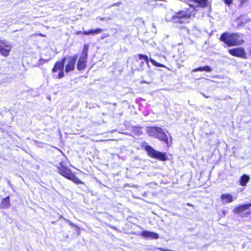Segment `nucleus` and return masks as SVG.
Instances as JSON below:
<instances>
[{
  "label": "nucleus",
  "instance_id": "obj_1",
  "mask_svg": "<svg viewBox=\"0 0 251 251\" xmlns=\"http://www.w3.org/2000/svg\"><path fill=\"white\" fill-rule=\"evenodd\" d=\"M187 3L190 9L186 11H180L173 16L172 20L176 23H187L191 16L196 14L195 9L197 7H205L209 4L208 0H182Z\"/></svg>",
  "mask_w": 251,
  "mask_h": 251
},
{
  "label": "nucleus",
  "instance_id": "obj_2",
  "mask_svg": "<svg viewBox=\"0 0 251 251\" xmlns=\"http://www.w3.org/2000/svg\"><path fill=\"white\" fill-rule=\"evenodd\" d=\"M241 35V34L239 33H230L226 32L221 35L220 40L228 47L237 46L244 43V40Z\"/></svg>",
  "mask_w": 251,
  "mask_h": 251
},
{
  "label": "nucleus",
  "instance_id": "obj_3",
  "mask_svg": "<svg viewBox=\"0 0 251 251\" xmlns=\"http://www.w3.org/2000/svg\"><path fill=\"white\" fill-rule=\"evenodd\" d=\"M147 132L149 135L168 143V139L167 135L161 127L158 126L149 127L147 128Z\"/></svg>",
  "mask_w": 251,
  "mask_h": 251
},
{
  "label": "nucleus",
  "instance_id": "obj_4",
  "mask_svg": "<svg viewBox=\"0 0 251 251\" xmlns=\"http://www.w3.org/2000/svg\"><path fill=\"white\" fill-rule=\"evenodd\" d=\"M145 149L148 155L153 158L157 159L161 161H165L167 159L165 152H161L154 150L150 145L145 146Z\"/></svg>",
  "mask_w": 251,
  "mask_h": 251
},
{
  "label": "nucleus",
  "instance_id": "obj_5",
  "mask_svg": "<svg viewBox=\"0 0 251 251\" xmlns=\"http://www.w3.org/2000/svg\"><path fill=\"white\" fill-rule=\"evenodd\" d=\"M89 48V45L85 44L84 45L81 55L78 59L76 65L77 69L78 71L84 70L86 66Z\"/></svg>",
  "mask_w": 251,
  "mask_h": 251
},
{
  "label": "nucleus",
  "instance_id": "obj_6",
  "mask_svg": "<svg viewBox=\"0 0 251 251\" xmlns=\"http://www.w3.org/2000/svg\"><path fill=\"white\" fill-rule=\"evenodd\" d=\"M66 60V57H64L61 61L57 62L54 65L52 71V72L55 73L59 71V74L57 76H56L57 78H61L64 76V67Z\"/></svg>",
  "mask_w": 251,
  "mask_h": 251
},
{
  "label": "nucleus",
  "instance_id": "obj_7",
  "mask_svg": "<svg viewBox=\"0 0 251 251\" xmlns=\"http://www.w3.org/2000/svg\"><path fill=\"white\" fill-rule=\"evenodd\" d=\"M77 57V55H75L73 56H69L68 58L66 57V60L68 61V63L65 67V72L66 73H69L74 70Z\"/></svg>",
  "mask_w": 251,
  "mask_h": 251
},
{
  "label": "nucleus",
  "instance_id": "obj_8",
  "mask_svg": "<svg viewBox=\"0 0 251 251\" xmlns=\"http://www.w3.org/2000/svg\"><path fill=\"white\" fill-rule=\"evenodd\" d=\"M11 49V46L8 42L5 40H0V53L7 56Z\"/></svg>",
  "mask_w": 251,
  "mask_h": 251
},
{
  "label": "nucleus",
  "instance_id": "obj_9",
  "mask_svg": "<svg viewBox=\"0 0 251 251\" xmlns=\"http://www.w3.org/2000/svg\"><path fill=\"white\" fill-rule=\"evenodd\" d=\"M58 172L64 177L70 179L71 176L73 175L71 171L66 167H64L60 164V167L58 168Z\"/></svg>",
  "mask_w": 251,
  "mask_h": 251
},
{
  "label": "nucleus",
  "instance_id": "obj_10",
  "mask_svg": "<svg viewBox=\"0 0 251 251\" xmlns=\"http://www.w3.org/2000/svg\"><path fill=\"white\" fill-rule=\"evenodd\" d=\"M228 52L233 56L236 57H244L245 52L243 48H237L228 50Z\"/></svg>",
  "mask_w": 251,
  "mask_h": 251
},
{
  "label": "nucleus",
  "instance_id": "obj_11",
  "mask_svg": "<svg viewBox=\"0 0 251 251\" xmlns=\"http://www.w3.org/2000/svg\"><path fill=\"white\" fill-rule=\"evenodd\" d=\"M141 236L145 238H151L154 239H157L159 238V236L157 233L148 230L143 231L141 233Z\"/></svg>",
  "mask_w": 251,
  "mask_h": 251
},
{
  "label": "nucleus",
  "instance_id": "obj_12",
  "mask_svg": "<svg viewBox=\"0 0 251 251\" xmlns=\"http://www.w3.org/2000/svg\"><path fill=\"white\" fill-rule=\"evenodd\" d=\"M221 199L224 204L231 202L233 201V198L230 194L222 195Z\"/></svg>",
  "mask_w": 251,
  "mask_h": 251
},
{
  "label": "nucleus",
  "instance_id": "obj_13",
  "mask_svg": "<svg viewBox=\"0 0 251 251\" xmlns=\"http://www.w3.org/2000/svg\"><path fill=\"white\" fill-rule=\"evenodd\" d=\"M103 29L100 28H98L96 29H92L88 31H83L82 32L83 34L86 35H97L98 34L100 33L103 31Z\"/></svg>",
  "mask_w": 251,
  "mask_h": 251
},
{
  "label": "nucleus",
  "instance_id": "obj_14",
  "mask_svg": "<svg viewBox=\"0 0 251 251\" xmlns=\"http://www.w3.org/2000/svg\"><path fill=\"white\" fill-rule=\"evenodd\" d=\"M251 207V203L241 205L234 209V212L236 213H241L244 210L249 209Z\"/></svg>",
  "mask_w": 251,
  "mask_h": 251
},
{
  "label": "nucleus",
  "instance_id": "obj_15",
  "mask_svg": "<svg viewBox=\"0 0 251 251\" xmlns=\"http://www.w3.org/2000/svg\"><path fill=\"white\" fill-rule=\"evenodd\" d=\"M10 205L9 197H7L2 199L0 206L2 208H8Z\"/></svg>",
  "mask_w": 251,
  "mask_h": 251
},
{
  "label": "nucleus",
  "instance_id": "obj_16",
  "mask_svg": "<svg viewBox=\"0 0 251 251\" xmlns=\"http://www.w3.org/2000/svg\"><path fill=\"white\" fill-rule=\"evenodd\" d=\"M250 179V177L247 175H243L241 176L240 180V184L244 186H246Z\"/></svg>",
  "mask_w": 251,
  "mask_h": 251
},
{
  "label": "nucleus",
  "instance_id": "obj_17",
  "mask_svg": "<svg viewBox=\"0 0 251 251\" xmlns=\"http://www.w3.org/2000/svg\"><path fill=\"white\" fill-rule=\"evenodd\" d=\"M212 71V69L210 66H205L204 67H200L196 69H194L192 72H197L198 71L202 72L205 71L207 72H210Z\"/></svg>",
  "mask_w": 251,
  "mask_h": 251
},
{
  "label": "nucleus",
  "instance_id": "obj_18",
  "mask_svg": "<svg viewBox=\"0 0 251 251\" xmlns=\"http://www.w3.org/2000/svg\"><path fill=\"white\" fill-rule=\"evenodd\" d=\"M139 60H144L149 66V59L147 55L139 54L137 55Z\"/></svg>",
  "mask_w": 251,
  "mask_h": 251
},
{
  "label": "nucleus",
  "instance_id": "obj_19",
  "mask_svg": "<svg viewBox=\"0 0 251 251\" xmlns=\"http://www.w3.org/2000/svg\"><path fill=\"white\" fill-rule=\"evenodd\" d=\"M70 180H72L76 184H81L82 182L74 175L71 176Z\"/></svg>",
  "mask_w": 251,
  "mask_h": 251
},
{
  "label": "nucleus",
  "instance_id": "obj_20",
  "mask_svg": "<svg viewBox=\"0 0 251 251\" xmlns=\"http://www.w3.org/2000/svg\"><path fill=\"white\" fill-rule=\"evenodd\" d=\"M150 61L152 63V64L156 67H162L163 66L160 63L156 62L152 58H150Z\"/></svg>",
  "mask_w": 251,
  "mask_h": 251
},
{
  "label": "nucleus",
  "instance_id": "obj_21",
  "mask_svg": "<svg viewBox=\"0 0 251 251\" xmlns=\"http://www.w3.org/2000/svg\"><path fill=\"white\" fill-rule=\"evenodd\" d=\"M47 61H48V60L40 59V60H39V63H38V66L44 64V63L47 62Z\"/></svg>",
  "mask_w": 251,
  "mask_h": 251
},
{
  "label": "nucleus",
  "instance_id": "obj_22",
  "mask_svg": "<svg viewBox=\"0 0 251 251\" xmlns=\"http://www.w3.org/2000/svg\"><path fill=\"white\" fill-rule=\"evenodd\" d=\"M224 0L225 3L227 5H229L230 4H231L233 1V0Z\"/></svg>",
  "mask_w": 251,
  "mask_h": 251
},
{
  "label": "nucleus",
  "instance_id": "obj_23",
  "mask_svg": "<svg viewBox=\"0 0 251 251\" xmlns=\"http://www.w3.org/2000/svg\"><path fill=\"white\" fill-rule=\"evenodd\" d=\"M248 1V0H240V6H243L244 4H245V3H246Z\"/></svg>",
  "mask_w": 251,
  "mask_h": 251
},
{
  "label": "nucleus",
  "instance_id": "obj_24",
  "mask_svg": "<svg viewBox=\"0 0 251 251\" xmlns=\"http://www.w3.org/2000/svg\"><path fill=\"white\" fill-rule=\"evenodd\" d=\"M109 34H107V33H106V34H103L101 36V39H104V38H107V37H109Z\"/></svg>",
  "mask_w": 251,
  "mask_h": 251
},
{
  "label": "nucleus",
  "instance_id": "obj_25",
  "mask_svg": "<svg viewBox=\"0 0 251 251\" xmlns=\"http://www.w3.org/2000/svg\"><path fill=\"white\" fill-rule=\"evenodd\" d=\"M144 65V61H141V62L140 63V66H143V65Z\"/></svg>",
  "mask_w": 251,
  "mask_h": 251
},
{
  "label": "nucleus",
  "instance_id": "obj_26",
  "mask_svg": "<svg viewBox=\"0 0 251 251\" xmlns=\"http://www.w3.org/2000/svg\"><path fill=\"white\" fill-rule=\"evenodd\" d=\"M187 205L189 206H193V204L190 203H188Z\"/></svg>",
  "mask_w": 251,
  "mask_h": 251
},
{
  "label": "nucleus",
  "instance_id": "obj_27",
  "mask_svg": "<svg viewBox=\"0 0 251 251\" xmlns=\"http://www.w3.org/2000/svg\"><path fill=\"white\" fill-rule=\"evenodd\" d=\"M121 2H119L118 4H116H116H114V5H119L120 4H121Z\"/></svg>",
  "mask_w": 251,
  "mask_h": 251
},
{
  "label": "nucleus",
  "instance_id": "obj_28",
  "mask_svg": "<svg viewBox=\"0 0 251 251\" xmlns=\"http://www.w3.org/2000/svg\"><path fill=\"white\" fill-rule=\"evenodd\" d=\"M250 53L251 54V50H250Z\"/></svg>",
  "mask_w": 251,
  "mask_h": 251
}]
</instances>
